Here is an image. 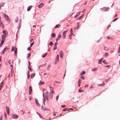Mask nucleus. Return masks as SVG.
<instances>
[{
	"label": "nucleus",
	"mask_w": 120,
	"mask_h": 120,
	"mask_svg": "<svg viewBox=\"0 0 120 120\" xmlns=\"http://www.w3.org/2000/svg\"><path fill=\"white\" fill-rule=\"evenodd\" d=\"M4 17L7 21L9 22H10V21L9 20V18L8 15H7L5 14H4L3 15Z\"/></svg>",
	"instance_id": "obj_1"
},
{
	"label": "nucleus",
	"mask_w": 120,
	"mask_h": 120,
	"mask_svg": "<svg viewBox=\"0 0 120 120\" xmlns=\"http://www.w3.org/2000/svg\"><path fill=\"white\" fill-rule=\"evenodd\" d=\"M54 93V92L53 90H52L51 92L50 93L49 97L50 99H52V98L53 97V94Z\"/></svg>",
	"instance_id": "obj_2"
},
{
	"label": "nucleus",
	"mask_w": 120,
	"mask_h": 120,
	"mask_svg": "<svg viewBox=\"0 0 120 120\" xmlns=\"http://www.w3.org/2000/svg\"><path fill=\"white\" fill-rule=\"evenodd\" d=\"M35 104L36 105L40 107V105L39 103L38 102V100L36 98L35 99Z\"/></svg>",
	"instance_id": "obj_3"
},
{
	"label": "nucleus",
	"mask_w": 120,
	"mask_h": 120,
	"mask_svg": "<svg viewBox=\"0 0 120 120\" xmlns=\"http://www.w3.org/2000/svg\"><path fill=\"white\" fill-rule=\"evenodd\" d=\"M12 117L14 119H17L18 117V116L16 114H13L12 115Z\"/></svg>",
	"instance_id": "obj_4"
},
{
	"label": "nucleus",
	"mask_w": 120,
	"mask_h": 120,
	"mask_svg": "<svg viewBox=\"0 0 120 120\" xmlns=\"http://www.w3.org/2000/svg\"><path fill=\"white\" fill-rule=\"evenodd\" d=\"M68 30L67 29V30H65V31H64L63 32V37H64V38H65L66 35V34H65L68 31Z\"/></svg>",
	"instance_id": "obj_5"
},
{
	"label": "nucleus",
	"mask_w": 120,
	"mask_h": 120,
	"mask_svg": "<svg viewBox=\"0 0 120 120\" xmlns=\"http://www.w3.org/2000/svg\"><path fill=\"white\" fill-rule=\"evenodd\" d=\"M6 35L4 34H3L2 36V40H3L4 41L5 40V37Z\"/></svg>",
	"instance_id": "obj_6"
},
{
	"label": "nucleus",
	"mask_w": 120,
	"mask_h": 120,
	"mask_svg": "<svg viewBox=\"0 0 120 120\" xmlns=\"http://www.w3.org/2000/svg\"><path fill=\"white\" fill-rule=\"evenodd\" d=\"M63 51L61 50L60 52V57L62 58L63 57Z\"/></svg>",
	"instance_id": "obj_7"
},
{
	"label": "nucleus",
	"mask_w": 120,
	"mask_h": 120,
	"mask_svg": "<svg viewBox=\"0 0 120 120\" xmlns=\"http://www.w3.org/2000/svg\"><path fill=\"white\" fill-rule=\"evenodd\" d=\"M2 26V28L3 29L4 28V27L3 23L2 22L1 20H0V26Z\"/></svg>",
	"instance_id": "obj_8"
},
{
	"label": "nucleus",
	"mask_w": 120,
	"mask_h": 120,
	"mask_svg": "<svg viewBox=\"0 0 120 120\" xmlns=\"http://www.w3.org/2000/svg\"><path fill=\"white\" fill-rule=\"evenodd\" d=\"M43 5L44 4L43 3H41L38 5V8H41L43 6Z\"/></svg>",
	"instance_id": "obj_9"
},
{
	"label": "nucleus",
	"mask_w": 120,
	"mask_h": 120,
	"mask_svg": "<svg viewBox=\"0 0 120 120\" xmlns=\"http://www.w3.org/2000/svg\"><path fill=\"white\" fill-rule=\"evenodd\" d=\"M103 59V58H102L99 60L98 63L99 64H101V63Z\"/></svg>",
	"instance_id": "obj_10"
},
{
	"label": "nucleus",
	"mask_w": 120,
	"mask_h": 120,
	"mask_svg": "<svg viewBox=\"0 0 120 120\" xmlns=\"http://www.w3.org/2000/svg\"><path fill=\"white\" fill-rule=\"evenodd\" d=\"M47 53H45L44 54H43L41 55V56L42 58H44L46 56Z\"/></svg>",
	"instance_id": "obj_11"
},
{
	"label": "nucleus",
	"mask_w": 120,
	"mask_h": 120,
	"mask_svg": "<svg viewBox=\"0 0 120 120\" xmlns=\"http://www.w3.org/2000/svg\"><path fill=\"white\" fill-rule=\"evenodd\" d=\"M7 31L6 30H4L3 31V33L4 35H6L8 34L7 32H6Z\"/></svg>",
	"instance_id": "obj_12"
},
{
	"label": "nucleus",
	"mask_w": 120,
	"mask_h": 120,
	"mask_svg": "<svg viewBox=\"0 0 120 120\" xmlns=\"http://www.w3.org/2000/svg\"><path fill=\"white\" fill-rule=\"evenodd\" d=\"M105 83L104 82H103V83L102 84H99L98 85L101 86H104Z\"/></svg>",
	"instance_id": "obj_13"
},
{
	"label": "nucleus",
	"mask_w": 120,
	"mask_h": 120,
	"mask_svg": "<svg viewBox=\"0 0 120 120\" xmlns=\"http://www.w3.org/2000/svg\"><path fill=\"white\" fill-rule=\"evenodd\" d=\"M32 6H29L27 8V11H29L30 10V9L32 8Z\"/></svg>",
	"instance_id": "obj_14"
},
{
	"label": "nucleus",
	"mask_w": 120,
	"mask_h": 120,
	"mask_svg": "<svg viewBox=\"0 0 120 120\" xmlns=\"http://www.w3.org/2000/svg\"><path fill=\"white\" fill-rule=\"evenodd\" d=\"M44 111H47L49 110V109H47L46 108H45V107H44L43 109H42Z\"/></svg>",
	"instance_id": "obj_15"
},
{
	"label": "nucleus",
	"mask_w": 120,
	"mask_h": 120,
	"mask_svg": "<svg viewBox=\"0 0 120 120\" xmlns=\"http://www.w3.org/2000/svg\"><path fill=\"white\" fill-rule=\"evenodd\" d=\"M73 33H71L69 35V37L70 39H71V36L73 35Z\"/></svg>",
	"instance_id": "obj_16"
},
{
	"label": "nucleus",
	"mask_w": 120,
	"mask_h": 120,
	"mask_svg": "<svg viewBox=\"0 0 120 120\" xmlns=\"http://www.w3.org/2000/svg\"><path fill=\"white\" fill-rule=\"evenodd\" d=\"M18 17H16L15 19V22H16L17 23V22H18Z\"/></svg>",
	"instance_id": "obj_17"
},
{
	"label": "nucleus",
	"mask_w": 120,
	"mask_h": 120,
	"mask_svg": "<svg viewBox=\"0 0 120 120\" xmlns=\"http://www.w3.org/2000/svg\"><path fill=\"white\" fill-rule=\"evenodd\" d=\"M80 13V11L76 15L74 16V17L76 18L77 17H78V16H79V14Z\"/></svg>",
	"instance_id": "obj_18"
},
{
	"label": "nucleus",
	"mask_w": 120,
	"mask_h": 120,
	"mask_svg": "<svg viewBox=\"0 0 120 120\" xmlns=\"http://www.w3.org/2000/svg\"><path fill=\"white\" fill-rule=\"evenodd\" d=\"M86 73L85 71H83L82 72L80 73V75H82L85 74Z\"/></svg>",
	"instance_id": "obj_19"
},
{
	"label": "nucleus",
	"mask_w": 120,
	"mask_h": 120,
	"mask_svg": "<svg viewBox=\"0 0 120 120\" xmlns=\"http://www.w3.org/2000/svg\"><path fill=\"white\" fill-rule=\"evenodd\" d=\"M13 61H11V60H9L8 62L9 63V64L10 65H11V63Z\"/></svg>",
	"instance_id": "obj_20"
},
{
	"label": "nucleus",
	"mask_w": 120,
	"mask_h": 120,
	"mask_svg": "<svg viewBox=\"0 0 120 120\" xmlns=\"http://www.w3.org/2000/svg\"><path fill=\"white\" fill-rule=\"evenodd\" d=\"M59 56L58 54L57 55L56 57V59L57 60V62H58L59 61Z\"/></svg>",
	"instance_id": "obj_21"
},
{
	"label": "nucleus",
	"mask_w": 120,
	"mask_h": 120,
	"mask_svg": "<svg viewBox=\"0 0 120 120\" xmlns=\"http://www.w3.org/2000/svg\"><path fill=\"white\" fill-rule=\"evenodd\" d=\"M83 14L82 15L80 16L79 18H78L77 19H76V20H79L81 19V18L83 16Z\"/></svg>",
	"instance_id": "obj_22"
},
{
	"label": "nucleus",
	"mask_w": 120,
	"mask_h": 120,
	"mask_svg": "<svg viewBox=\"0 0 120 120\" xmlns=\"http://www.w3.org/2000/svg\"><path fill=\"white\" fill-rule=\"evenodd\" d=\"M5 4V3H3V2L1 3L0 4V6L1 7H3L4 5Z\"/></svg>",
	"instance_id": "obj_23"
},
{
	"label": "nucleus",
	"mask_w": 120,
	"mask_h": 120,
	"mask_svg": "<svg viewBox=\"0 0 120 120\" xmlns=\"http://www.w3.org/2000/svg\"><path fill=\"white\" fill-rule=\"evenodd\" d=\"M103 63H104V64L106 65H107V62H106L105 61V60H104L103 61Z\"/></svg>",
	"instance_id": "obj_24"
},
{
	"label": "nucleus",
	"mask_w": 120,
	"mask_h": 120,
	"mask_svg": "<svg viewBox=\"0 0 120 120\" xmlns=\"http://www.w3.org/2000/svg\"><path fill=\"white\" fill-rule=\"evenodd\" d=\"M60 25H56L55 27L56 28H57L60 27Z\"/></svg>",
	"instance_id": "obj_25"
},
{
	"label": "nucleus",
	"mask_w": 120,
	"mask_h": 120,
	"mask_svg": "<svg viewBox=\"0 0 120 120\" xmlns=\"http://www.w3.org/2000/svg\"><path fill=\"white\" fill-rule=\"evenodd\" d=\"M6 111H9V108L8 107L6 106Z\"/></svg>",
	"instance_id": "obj_26"
},
{
	"label": "nucleus",
	"mask_w": 120,
	"mask_h": 120,
	"mask_svg": "<svg viewBox=\"0 0 120 120\" xmlns=\"http://www.w3.org/2000/svg\"><path fill=\"white\" fill-rule=\"evenodd\" d=\"M104 9L105 10V11H108L109 10V8L108 7L105 8Z\"/></svg>",
	"instance_id": "obj_27"
},
{
	"label": "nucleus",
	"mask_w": 120,
	"mask_h": 120,
	"mask_svg": "<svg viewBox=\"0 0 120 120\" xmlns=\"http://www.w3.org/2000/svg\"><path fill=\"white\" fill-rule=\"evenodd\" d=\"M82 81V80L80 79H79L78 81V84H80Z\"/></svg>",
	"instance_id": "obj_28"
},
{
	"label": "nucleus",
	"mask_w": 120,
	"mask_h": 120,
	"mask_svg": "<svg viewBox=\"0 0 120 120\" xmlns=\"http://www.w3.org/2000/svg\"><path fill=\"white\" fill-rule=\"evenodd\" d=\"M98 69V68H94L92 69V70L93 71H95L97 70Z\"/></svg>",
	"instance_id": "obj_29"
},
{
	"label": "nucleus",
	"mask_w": 120,
	"mask_h": 120,
	"mask_svg": "<svg viewBox=\"0 0 120 120\" xmlns=\"http://www.w3.org/2000/svg\"><path fill=\"white\" fill-rule=\"evenodd\" d=\"M29 91L31 92L32 91V89L31 86H30L29 87Z\"/></svg>",
	"instance_id": "obj_30"
},
{
	"label": "nucleus",
	"mask_w": 120,
	"mask_h": 120,
	"mask_svg": "<svg viewBox=\"0 0 120 120\" xmlns=\"http://www.w3.org/2000/svg\"><path fill=\"white\" fill-rule=\"evenodd\" d=\"M35 76V74H32L31 75V78H33Z\"/></svg>",
	"instance_id": "obj_31"
},
{
	"label": "nucleus",
	"mask_w": 120,
	"mask_h": 120,
	"mask_svg": "<svg viewBox=\"0 0 120 120\" xmlns=\"http://www.w3.org/2000/svg\"><path fill=\"white\" fill-rule=\"evenodd\" d=\"M40 84H45V82H43L42 81H40L39 82Z\"/></svg>",
	"instance_id": "obj_32"
},
{
	"label": "nucleus",
	"mask_w": 120,
	"mask_h": 120,
	"mask_svg": "<svg viewBox=\"0 0 120 120\" xmlns=\"http://www.w3.org/2000/svg\"><path fill=\"white\" fill-rule=\"evenodd\" d=\"M4 116L5 117V119H6L7 118V115L6 113L5 112H4Z\"/></svg>",
	"instance_id": "obj_33"
},
{
	"label": "nucleus",
	"mask_w": 120,
	"mask_h": 120,
	"mask_svg": "<svg viewBox=\"0 0 120 120\" xmlns=\"http://www.w3.org/2000/svg\"><path fill=\"white\" fill-rule=\"evenodd\" d=\"M14 53L15 55H16L17 53V49L16 48L14 51Z\"/></svg>",
	"instance_id": "obj_34"
},
{
	"label": "nucleus",
	"mask_w": 120,
	"mask_h": 120,
	"mask_svg": "<svg viewBox=\"0 0 120 120\" xmlns=\"http://www.w3.org/2000/svg\"><path fill=\"white\" fill-rule=\"evenodd\" d=\"M52 37H54L55 36V34L54 33H53L52 34Z\"/></svg>",
	"instance_id": "obj_35"
},
{
	"label": "nucleus",
	"mask_w": 120,
	"mask_h": 120,
	"mask_svg": "<svg viewBox=\"0 0 120 120\" xmlns=\"http://www.w3.org/2000/svg\"><path fill=\"white\" fill-rule=\"evenodd\" d=\"M3 41H4L3 40H2L1 41V42L0 44V45L1 46H2V45H3Z\"/></svg>",
	"instance_id": "obj_36"
},
{
	"label": "nucleus",
	"mask_w": 120,
	"mask_h": 120,
	"mask_svg": "<svg viewBox=\"0 0 120 120\" xmlns=\"http://www.w3.org/2000/svg\"><path fill=\"white\" fill-rule=\"evenodd\" d=\"M59 95H57L56 96V100L57 101L58 100V98H59Z\"/></svg>",
	"instance_id": "obj_37"
},
{
	"label": "nucleus",
	"mask_w": 120,
	"mask_h": 120,
	"mask_svg": "<svg viewBox=\"0 0 120 120\" xmlns=\"http://www.w3.org/2000/svg\"><path fill=\"white\" fill-rule=\"evenodd\" d=\"M53 44V43L52 41H50L49 43V45L50 46L52 45Z\"/></svg>",
	"instance_id": "obj_38"
},
{
	"label": "nucleus",
	"mask_w": 120,
	"mask_h": 120,
	"mask_svg": "<svg viewBox=\"0 0 120 120\" xmlns=\"http://www.w3.org/2000/svg\"><path fill=\"white\" fill-rule=\"evenodd\" d=\"M21 25V22H19V27H18V29H19V28H20V27Z\"/></svg>",
	"instance_id": "obj_39"
},
{
	"label": "nucleus",
	"mask_w": 120,
	"mask_h": 120,
	"mask_svg": "<svg viewBox=\"0 0 120 120\" xmlns=\"http://www.w3.org/2000/svg\"><path fill=\"white\" fill-rule=\"evenodd\" d=\"M28 68L30 70V71H32V70L31 69V67H30V66H28Z\"/></svg>",
	"instance_id": "obj_40"
},
{
	"label": "nucleus",
	"mask_w": 120,
	"mask_h": 120,
	"mask_svg": "<svg viewBox=\"0 0 120 120\" xmlns=\"http://www.w3.org/2000/svg\"><path fill=\"white\" fill-rule=\"evenodd\" d=\"M79 22H78V23H77V24H78V25L77 26V27H76V28H77V29L79 27Z\"/></svg>",
	"instance_id": "obj_41"
},
{
	"label": "nucleus",
	"mask_w": 120,
	"mask_h": 120,
	"mask_svg": "<svg viewBox=\"0 0 120 120\" xmlns=\"http://www.w3.org/2000/svg\"><path fill=\"white\" fill-rule=\"evenodd\" d=\"M82 90L79 89V93H82Z\"/></svg>",
	"instance_id": "obj_42"
},
{
	"label": "nucleus",
	"mask_w": 120,
	"mask_h": 120,
	"mask_svg": "<svg viewBox=\"0 0 120 120\" xmlns=\"http://www.w3.org/2000/svg\"><path fill=\"white\" fill-rule=\"evenodd\" d=\"M10 66L11 67V71H12V70L13 69V65H10Z\"/></svg>",
	"instance_id": "obj_43"
},
{
	"label": "nucleus",
	"mask_w": 120,
	"mask_h": 120,
	"mask_svg": "<svg viewBox=\"0 0 120 120\" xmlns=\"http://www.w3.org/2000/svg\"><path fill=\"white\" fill-rule=\"evenodd\" d=\"M28 56L27 57V58H29L30 57V53H29V54H28Z\"/></svg>",
	"instance_id": "obj_44"
},
{
	"label": "nucleus",
	"mask_w": 120,
	"mask_h": 120,
	"mask_svg": "<svg viewBox=\"0 0 120 120\" xmlns=\"http://www.w3.org/2000/svg\"><path fill=\"white\" fill-rule=\"evenodd\" d=\"M34 41H33L30 44V47H31L33 45L34 43Z\"/></svg>",
	"instance_id": "obj_45"
},
{
	"label": "nucleus",
	"mask_w": 120,
	"mask_h": 120,
	"mask_svg": "<svg viewBox=\"0 0 120 120\" xmlns=\"http://www.w3.org/2000/svg\"><path fill=\"white\" fill-rule=\"evenodd\" d=\"M108 55V54L107 53H106L105 54V56L106 57H107Z\"/></svg>",
	"instance_id": "obj_46"
},
{
	"label": "nucleus",
	"mask_w": 120,
	"mask_h": 120,
	"mask_svg": "<svg viewBox=\"0 0 120 120\" xmlns=\"http://www.w3.org/2000/svg\"><path fill=\"white\" fill-rule=\"evenodd\" d=\"M8 49V47L7 46H6L4 48V51H6Z\"/></svg>",
	"instance_id": "obj_47"
},
{
	"label": "nucleus",
	"mask_w": 120,
	"mask_h": 120,
	"mask_svg": "<svg viewBox=\"0 0 120 120\" xmlns=\"http://www.w3.org/2000/svg\"><path fill=\"white\" fill-rule=\"evenodd\" d=\"M118 19V18H116L114 19L113 21L112 22H114L116 20Z\"/></svg>",
	"instance_id": "obj_48"
},
{
	"label": "nucleus",
	"mask_w": 120,
	"mask_h": 120,
	"mask_svg": "<svg viewBox=\"0 0 120 120\" xmlns=\"http://www.w3.org/2000/svg\"><path fill=\"white\" fill-rule=\"evenodd\" d=\"M15 50V48L14 47H12V49L11 50V51H13Z\"/></svg>",
	"instance_id": "obj_49"
},
{
	"label": "nucleus",
	"mask_w": 120,
	"mask_h": 120,
	"mask_svg": "<svg viewBox=\"0 0 120 120\" xmlns=\"http://www.w3.org/2000/svg\"><path fill=\"white\" fill-rule=\"evenodd\" d=\"M45 95L46 96V98L48 97H49V94H45Z\"/></svg>",
	"instance_id": "obj_50"
},
{
	"label": "nucleus",
	"mask_w": 120,
	"mask_h": 120,
	"mask_svg": "<svg viewBox=\"0 0 120 120\" xmlns=\"http://www.w3.org/2000/svg\"><path fill=\"white\" fill-rule=\"evenodd\" d=\"M58 45V43L57 42H55V43L54 46H57Z\"/></svg>",
	"instance_id": "obj_51"
},
{
	"label": "nucleus",
	"mask_w": 120,
	"mask_h": 120,
	"mask_svg": "<svg viewBox=\"0 0 120 120\" xmlns=\"http://www.w3.org/2000/svg\"><path fill=\"white\" fill-rule=\"evenodd\" d=\"M57 49V46H54L53 48V50H54Z\"/></svg>",
	"instance_id": "obj_52"
},
{
	"label": "nucleus",
	"mask_w": 120,
	"mask_h": 120,
	"mask_svg": "<svg viewBox=\"0 0 120 120\" xmlns=\"http://www.w3.org/2000/svg\"><path fill=\"white\" fill-rule=\"evenodd\" d=\"M81 78L82 79H84V76H81Z\"/></svg>",
	"instance_id": "obj_53"
},
{
	"label": "nucleus",
	"mask_w": 120,
	"mask_h": 120,
	"mask_svg": "<svg viewBox=\"0 0 120 120\" xmlns=\"http://www.w3.org/2000/svg\"><path fill=\"white\" fill-rule=\"evenodd\" d=\"M60 38H58L57 37V38H56V42H57V41L59 40Z\"/></svg>",
	"instance_id": "obj_54"
},
{
	"label": "nucleus",
	"mask_w": 120,
	"mask_h": 120,
	"mask_svg": "<svg viewBox=\"0 0 120 120\" xmlns=\"http://www.w3.org/2000/svg\"><path fill=\"white\" fill-rule=\"evenodd\" d=\"M110 78H109L108 79H106L105 81V82H108V80H109Z\"/></svg>",
	"instance_id": "obj_55"
},
{
	"label": "nucleus",
	"mask_w": 120,
	"mask_h": 120,
	"mask_svg": "<svg viewBox=\"0 0 120 120\" xmlns=\"http://www.w3.org/2000/svg\"><path fill=\"white\" fill-rule=\"evenodd\" d=\"M61 35H60L58 36V37L60 38H61Z\"/></svg>",
	"instance_id": "obj_56"
},
{
	"label": "nucleus",
	"mask_w": 120,
	"mask_h": 120,
	"mask_svg": "<svg viewBox=\"0 0 120 120\" xmlns=\"http://www.w3.org/2000/svg\"><path fill=\"white\" fill-rule=\"evenodd\" d=\"M58 62H57V60L56 59V60L54 64H56V63Z\"/></svg>",
	"instance_id": "obj_57"
},
{
	"label": "nucleus",
	"mask_w": 120,
	"mask_h": 120,
	"mask_svg": "<svg viewBox=\"0 0 120 120\" xmlns=\"http://www.w3.org/2000/svg\"><path fill=\"white\" fill-rule=\"evenodd\" d=\"M31 48H30V47H29L27 48V50H30V49Z\"/></svg>",
	"instance_id": "obj_58"
},
{
	"label": "nucleus",
	"mask_w": 120,
	"mask_h": 120,
	"mask_svg": "<svg viewBox=\"0 0 120 120\" xmlns=\"http://www.w3.org/2000/svg\"><path fill=\"white\" fill-rule=\"evenodd\" d=\"M30 76V75L29 74H28V75L27 76V78L28 79H29V78Z\"/></svg>",
	"instance_id": "obj_59"
},
{
	"label": "nucleus",
	"mask_w": 120,
	"mask_h": 120,
	"mask_svg": "<svg viewBox=\"0 0 120 120\" xmlns=\"http://www.w3.org/2000/svg\"><path fill=\"white\" fill-rule=\"evenodd\" d=\"M43 102H45L46 101V99L45 98H44L43 99Z\"/></svg>",
	"instance_id": "obj_60"
},
{
	"label": "nucleus",
	"mask_w": 120,
	"mask_h": 120,
	"mask_svg": "<svg viewBox=\"0 0 120 120\" xmlns=\"http://www.w3.org/2000/svg\"><path fill=\"white\" fill-rule=\"evenodd\" d=\"M5 51H4V50L2 51V54H3L4 53V52H5Z\"/></svg>",
	"instance_id": "obj_61"
},
{
	"label": "nucleus",
	"mask_w": 120,
	"mask_h": 120,
	"mask_svg": "<svg viewBox=\"0 0 120 120\" xmlns=\"http://www.w3.org/2000/svg\"><path fill=\"white\" fill-rule=\"evenodd\" d=\"M72 30V28H71V30H70L71 33H73V31Z\"/></svg>",
	"instance_id": "obj_62"
},
{
	"label": "nucleus",
	"mask_w": 120,
	"mask_h": 120,
	"mask_svg": "<svg viewBox=\"0 0 120 120\" xmlns=\"http://www.w3.org/2000/svg\"><path fill=\"white\" fill-rule=\"evenodd\" d=\"M94 88V87L93 86H92L91 87H90V89H91V88Z\"/></svg>",
	"instance_id": "obj_63"
},
{
	"label": "nucleus",
	"mask_w": 120,
	"mask_h": 120,
	"mask_svg": "<svg viewBox=\"0 0 120 120\" xmlns=\"http://www.w3.org/2000/svg\"><path fill=\"white\" fill-rule=\"evenodd\" d=\"M104 49H105V50H107L108 49H107V48L106 47H105V48H104Z\"/></svg>",
	"instance_id": "obj_64"
}]
</instances>
